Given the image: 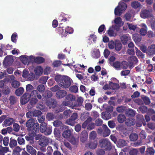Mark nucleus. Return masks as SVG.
Here are the masks:
<instances>
[{"mask_svg":"<svg viewBox=\"0 0 155 155\" xmlns=\"http://www.w3.org/2000/svg\"><path fill=\"white\" fill-rule=\"evenodd\" d=\"M55 79L61 87L65 88L69 87L71 84V79L67 76L57 75L55 76Z\"/></svg>","mask_w":155,"mask_h":155,"instance_id":"1","label":"nucleus"},{"mask_svg":"<svg viewBox=\"0 0 155 155\" xmlns=\"http://www.w3.org/2000/svg\"><path fill=\"white\" fill-rule=\"evenodd\" d=\"M127 7V5L125 3L121 2H119L118 6L115 8V15H120L125 12Z\"/></svg>","mask_w":155,"mask_h":155,"instance_id":"2","label":"nucleus"},{"mask_svg":"<svg viewBox=\"0 0 155 155\" xmlns=\"http://www.w3.org/2000/svg\"><path fill=\"white\" fill-rule=\"evenodd\" d=\"M59 34H61L62 37H66L68 33L71 34L73 32V29L70 27L68 26L65 29L62 28H58Z\"/></svg>","mask_w":155,"mask_h":155,"instance_id":"3","label":"nucleus"},{"mask_svg":"<svg viewBox=\"0 0 155 155\" xmlns=\"http://www.w3.org/2000/svg\"><path fill=\"white\" fill-rule=\"evenodd\" d=\"M118 81L115 78H112L109 81V87L112 90L117 89L119 88Z\"/></svg>","mask_w":155,"mask_h":155,"instance_id":"4","label":"nucleus"},{"mask_svg":"<svg viewBox=\"0 0 155 155\" xmlns=\"http://www.w3.org/2000/svg\"><path fill=\"white\" fill-rule=\"evenodd\" d=\"M119 29V28H116L115 26L113 25L109 28L107 32L109 36L114 37L117 35V33L115 31V30L118 31Z\"/></svg>","mask_w":155,"mask_h":155,"instance_id":"5","label":"nucleus"},{"mask_svg":"<svg viewBox=\"0 0 155 155\" xmlns=\"http://www.w3.org/2000/svg\"><path fill=\"white\" fill-rule=\"evenodd\" d=\"M100 144L101 147H104L107 150H110L111 148V145L108 140L104 139L100 141Z\"/></svg>","mask_w":155,"mask_h":155,"instance_id":"6","label":"nucleus"},{"mask_svg":"<svg viewBox=\"0 0 155 155\" xmlns=\"http://www.w3.org/2000/svg\"><path fill=\"white\" fill-rule=\"evenodd\" d=\"M103 129L99 128L98 129V132L100 134H102L104 137H107L110 134V130L106 125H103Z\"/></svg>","mask_w":155,"mask_h":155,"instance_id":"7","label":"nucleus"},{"mask_svg":"<svg viewBox=\"0 0 155 155\" xmlns=\"http://www.w3.org/2000/svg\"><path fill=\"white\" fill-rule=\"evenodd\" d=\"M13 61V59L12 56H8L6 57L3 62V65L5 67L10 66Z\"/></svg>","mask_w":155,"mask_h":155,"instance_id":"8","label":"nucleus"},{"mask_svg":"<svg viewBox=\"0 0 155 155\" xmlns=\"http://www.w3.org/2000/svg\"><path fill=\"white\" fill-rule=\"evenodd\" d=\"M94 127V124L89 121L88 120L86 121L82 124V127L83 128H87L88 130H92Z\"/></svg>","mask_w":155,"mask_h":155,"instance_id":"9","label":"nucleus"},{"mask_svg":"<svg viewBox=\"0 0 155 155\" xmlns=\"http://www.w3.org/2000/svg\"><path fill=\"white\" fill-rule=\"evenodd\" d=\"M30 95L28 93L25 94L21 97V103L22 104H25L27 103L30 99Z\"/></svg>","mask_w":155,"mask_h":155,"instance_id":"10","label":"nucleus"},{"mask_svg":"<svg viewBox=\"0 0 155 155\" xmlns=\"http://www.w3.org/2000/svg\"><path fill=\"white\" fill-rule=\"evenodd\" d=\"M114 23L116 24L115 27L119 28L122 26L124 22L122 21V18L120 17H117L115 18L114 20Z\"/></svg>","mask_w":155,"mask_h":155,"instance_id":"11","label":"nucleus"},{"mask_svg":"<svg viewBox=\"0 0 155 155\" xmlns=\"http://www.w3.org/2000/svg\"><path fill=\"white\" fill-rule=\"evenodd\" d=\"M128 61L130 64L129 67L130 68L133 67V65L134 64H136L138 62L137 58L134 56L130 57L129 58Z\"/></svg>","mask_w":155,"mask_h":155,"instance_id":"12","label":"nucleus"},{"mask_svg":"<svg viewBox=\"0 0 155 155\" xmlns=\"http://www.w3.org/2000/svg\"><path fill=\"white\" fill-rule=\"evenodd\" d=\"M140 15L141 18H145L151 17L152 15V14L149 11L147 10H143L141 11Z\"/></svg>","mask_w":155,"mask_h":155,"instance_id":"13","label":"nucleus"},{"mask_svg":"<svg viewBox=\"0 0 155 155\" xmlns=\"http://www.w3.org/2000/svg\"><path fill=\"white\" fill-rule=\"evenodd\" d=\"M37 91L35 90L32 91L31 94H29L30 95V98L32 100L30 102L32 103L35 104L37 102V100L35 98L36 94H37Z\"/></svg>","mask_w":155,"mask_h":155,"instance_id":"14","label":"nucleus"},{"mask_svg":"<svg viewBox=\"0 0 155 155\" xmlns=\"http://www.w3.org/2000/svg\"><path fill=\"white\" fill-rule=\"evenodd\" d=\"M120 39L124 44H126L127 41H130L131 39V37L128 35H123Z\"/></svg>","mask_w":155,"mask_h":155,"instance_id":"15","label":"nucleus"},{"mask_svg":"<svg viewBox=\"0 0 155 155\" xmlns=\"http://www.w3.org/2000/svg\"><path fill=\"white\" fill-rule=\"evenodd\" d=\"M43 71V69L40 66L36 67L34 70L35 74L36 76H40L42 74Z\"/></svg>","mask_w":155,"mask_h":155,"instance_id":"16","label":"nucleus"},{"mask_svg":"<svg viewBox=\"0 0 155 155\" xmlns=\"http://www.w3.org/2000/svg\"><path fill=\"white\" fill-rule=\"evenodd\" d=\"M48 140L45 137H42L39 141V144L42 146L47 145L48 143Z\"/></svg>","mask_w":155,"mask_h":155,"instance_id":"17","label":"nucleus"},{"mask_svg":"<svg viewBox=\"0 0 155 155\" xmlns=\"http://www.w3.org/2000/svg\"><path fill=\"white\" fill-rule=\"evenodd\" d=\"M27 151L32 155H35L36 154V151L32 146L28 145L26 146Z\"/></svg>","mask_w":155,"mask_h":155,"instance_id":"18","label":"nucleus"},{"mask_svg":"<svg viewBox=\"0 0 155 155\" xmlns=\"http://www.w3.org/2000/svg\"><path fill=\"white\" fill-rule=\"evenodd\" d=\"M63 137L68 140L71 138L72 136L71 132L70 130H67L64 131L62 134Z\"/></svg>","mask_w":155,"mask_h":155,"instance_id":"19","label":"nucleus"},{"mask_svg":"<svg viewBox=\"0 0 155 155\" xmlns=\"http://www.w3.org/2000/svg\"><path fill=\"white\" fill-rule=\"evenodd\" d=\"M97 140H90L88 144V147L91 149L95 148L97 145Z\"/></svg>","mask_w":155,"mask_h":155,"instance_id":"20","label":"nucleus"},{"mask_svg":"<svg viewBox=\"0 0 155 155\" xmlns=\"http://www.w3.org/2000/svg\"><path fill=\"white\" fill-rule=\"evenodd\" d=\"M147 52L150 55L154 54L155 53V45H152L149 47Z\"/></svg>","mask_w":155,"mask_h":155,"instance_id":"21","label":"nucleus"},{"mask_svg":"<svg viewBox=\"0 0 155 155\" xmlns=\"http://www.w3.org/2000/svg\"><path fill=\"white\" fill-rule=\"evenodd\" d=\"M140 26L142 27L140 31V33L142 36L145 35L147 34V26L144 24H142Z\"/></svg>","mask_w":155,"mask_h":155,"instance_id":"22","label":"nucleus"},{"mask_svg":"<svg viewBox=\"0 0 155 155\" xmlns=\"http://www.w3.org/2000/svg\"><path fill=\"white\" fill-rule=\"evenodd\" d=\"M20 59L22 63L24 64H28V56L26 55H22L20 57Z\"/></svg>","mask_w":155,"mask_h":155,"instance_id":"23","label":"nucleus"},{"mask_svg":"<svg viewBox=\"0 0 155 155\" xmlns=\"http://www.w3.org/2000/svg\"><path fill=\"white\" fill-rule=\"evenodd\" d=\"M36 120L33 119H31L28 120L26 122V125L28 127H31L35 124Z\"/></svg>","mask_w":155,"mask_h":155,"instance_id":"24","label":"nucleus"},{"mask_svg":"<svg viewBox=\"0 0 155 155\" xmlns=\"http://www.w3.org/2000/svg\"><path fill=\"white\" fill-rule=\"evenodd\" d=\"M66 92L64 91H60L57 92L56 96L58 98H61L64 97L66 94Z\"/></svg>","mask_w":155,"mask_h":155,"instance_id":"25","label":"nucleus"},{"mask_svg":"<svg viewBox=\"0 0 155 155\" xmlns=\"http://www.w3.org/2000/svg\"><path fill=\"white\" fill-rule=\"evenodd\" d=\"M14 121V120L12 118H7L4 122L5 127H7L12 124Z\"/></svg>","mask_w":155,"mask_h":155,"instance_id":"26","label":"nucleus"},{"mask_svg":"<svg viewBox=\"0 0 155 155\" xmlns=\"http://www.w3.org/2000/svg\"><path fill=\"white\" fill-rule=\"evenodd\" d=\"M101 116L103 119L106 120H108L111 117V115L108 112L102 113L101 114Z\"/></svg>","mask_w":155,"mask_h":155,"instance_id":"27","label":"nucleus"},{"mask_svg":"<svg viewBox=\"0 0 155 155\" xmlns=\"http://www.w3.org/2000/svg\"><path fill=\"white\" fill-rule=\"evenodd\" d=\"M8 151V148L2 147L0 146V155H4L5 153Z\"/></svg>","mask_w":155,"mask_h":155,"instance_id":"28","label":"nucleus"},{"mask_svg":"<svg viewBox=\"0 0 155 155\" xmlns=\"http://www.w3.org/2000/svg\"><path fill=\"white\" fill-rule=\"evenodd\" d=\"M122 48V44L119 41H115V48L117 51H120Z\"/></svg>","mask_w":155,"mask_h":155,"instance_id":"29","label":"nucleus"},{"mask_svg":"<svg viewBox=\"0 0 155 155\" xmlns=\"http://www.w3.org/2000/svg\"><path fill=\"white\" fill-rule=\"evenodd\" d=\"M114 67L117 70H120L121 69V63L118 61H116L113 64Z\"/></svg>","mask_w":155,"mask_h":155,"instance_id":"30","label":"nucleus"},{"mask_svg":"<svg viewBox=\"0 0 155 155\" xmlns=\"http://www.w3.org/2000/svg\"><path fill=\"white\" fill-rule=\"evenodd\" d=\"M21 149L19 147H15L13 150L12 155H20Z\"/></svg>","mask_w":155,"mask_h":155,"instance_id":"31","label":"nucleus"},{"mask_svg":"<svg viewBox=\"0 0 155 155\" xmlns=\"http://www.w3.org/2000/svg\"><path fill=\"white\" fill-rule=\"evenodd\" d=\"M139 35L137 34H135L133 35V38L136 43L139 42L141 40L140 37L138 36Z\"/></svg>","mask_w":155,"mask_h":155,"instance_id":"32","label":"nucleus"},{"mask_svg":"<svg viewBox=\"0 0 155 155\" xmlns=\"http://www.w3.org/2000/svg\"><path fill=\"white\" fill-rule=\"evenodd\" d=\"M146 152L148 155H154L155 150L152 147H149L147 148Z\"/></svg>","mask_w":155,"mask_h":155,"instance_id":"33","label":"nucleus"},{"mask_svg":"<svg viewBox=\"0 0 155 155\" xmlns=\"http://www.w3.org/2000/svg\"><path fill=\"white\" fill-rule=\"evenodd\" d=\"M92 56L93 58H97L100 56V52L98 50L94 51L92 53Z\"/></svg>","mask_w":155,"mask_h":155,"instance_id":"34","label":"nucleus"},{"mask_svg":"<svg viewBox=\"0 0 155 155\" xmlns=\"http://www.w3.org/2000/svg\"><path fill=\"white\" fill-rule=\"evenodd\" d=\"M23 92V88L22 87H21L16 90L15 93L17 95L19 96L21 95Z\"/></svg>","mask_w":155,"mask_h":155,"instance_id":"35","label":"nucleus"},{"mask_svg":"<svg viewBox=\"0 0 155 155\" xmlns=\"http://www.w3.org/2000/svg\"><path fill=\"white\" fill-rule=\"evenodd\" d=\"M96 134L94 131H92L90 134V140H97L96 138Z\"/></svg>","mask_w":155,"mask_h":155,"instance_id":"36","label":"nucleus"},{"mask_svg":"<svg viewBox=\"0 0 155 155\" xmlns=\"http://www.w3.org/2000/svg\"><path fill=\"white\" fill-rule=\"evenodd\" d=\"M125 119V117L124 115L120 114L118 116V120L119 123H122L124 121Z\"/></svg>","mask_w":155,"mask_h":155,"instance_id":"37","label":"nucleus"},{"mask_svg":"<svg viewBox=\"0 0 155 155\" xmlns=\"http://www.w3.org/2000/svg\"><path fill=\"white\" fill-rule=\"evenodd\" d=\"M47 124L45 123H42L40 126V130L42 133H44L46 129Z\"/></svg>","mask_w":155,"mask_h":155,"instance_id":"38","label":"nucleus"},{"mask_svg":"<svg viewBox=\"0 0 155 155\" xmlns=\"http://www.w3.org/2000/svg\"><path fill=\"white\" fill-rule=\"evenodd\" d=\"M71 114V112L70 110H67L64 112L63 116L60 117V118L64 117V118H67L70 116Z\"/></svg>","mask_w":155,"mask_h":155,"instance_id":"39","label":"nucleus"},{"mask_svg":"<svg viewBox=\"0 0 155 155\" xmlns=\"http://www.w3.org/2000/svg\"><path fill=\"white\" fill-rule=\"evenodd\" d=\"M34 128L32 130L33 134H34L33 135L35 134H36L38 131V128L39 127V125L38 123L35 124L34 125Z\"/></svg>","mask_w":155,"mask_h":155,"instance_id":"40","label":"nucleus"},{"mask_svg":"<svg viewBox=\"0 0 155 155\" xmlns=\"http://www.w3.org/2000/svg\"><path fill=\"white\" fill-rule=\"evenodd\" d=\"M12 86L14 88H16L20 85V83L18 81L14 80L12 83Z\"/></svg>","mask_w":155,"mask_h":155,"instance_id":"41","label":"nucleus"},{"mask_svg":"<svg viewBox=\"0 0 155 155\" xmlns=\"http://www.w3.org/2000/svg\"><path fill=\"white\" fill-rule=\"evenodd\" d=\"M131 6L133 8H136L139 7L140 6V5L138 2L134 1L132 2Z\"/></svg>","mask_w":155,"mask_h":155,"instance_id":"42","label":"nucleus"},{"mask_svg":"<svg viewBox=\"0 0 155 155\" xmlns=\"http://www.w3.org/2000/svg\"><path fill=\"white\" fill-rule=\"evenodd\" d=\"M130 138L131 140L134 141L137 139L138 136L136 134L132 133L130 135Z\"/></svg>","mask_w":155,"mask_h":155,"instance_id":"43","label":"nucleus"},{"mask_svg":"<svg viewBox=\"0 0 155 155\" xmlns=\"http://www.w3.org/2000/svg\"><path fill=\"white\" fill-rule=\"evenodd\" d=\"M121 69H125L129 67V65L128 63L126 61H123L121 63Z\"/></svg>","mask_w":155,"mask_h":155,"instance_id":"44","label":"nucleus"},{"mask_svg":"<svg viewBox=\"0 0 155 155\" xmlns=\"http://www.w3.org/2000/svg\"><path fill=\"white\" fill-rule=\"evenodd\" d=\"M2 93L4 94H8L10 92L9 88L8 86H5L2 89Z\"/></svg>","mask_w":155,"mask_h":155,"instance_id":"45","label":"nucleus"},{"mask_svg":"<svg viewBox=\"0 0 155 155\" xmlns=\"http://www.w3.org/2000/svg\"><path fill=\"white\" fill-rule=\"evenodd\" d=\"M126 142L123 140H120L118 141V144L120 147H123L126 145Z\"/></svg>","mask_w":155,"mask_h":155,"instance_id":"46","label":"nucleus"},{"mask_svg":"<svg viewBox=\"0 0 155 155\" xmlns=\"http://www.w3.org/2000/svg\"><path fill=\"white\" fill-rule=\"evenodd\" d=\"M126 123L127 125L131 126L134 125L135 123V121L132 119L127 120L126 121Z\"/></svg>","mask_w":155,"mask_h":155,"instance_id":"47","label":"nucleus"},{"mask_svg":"<svg viewBox=\"0 0 155 155\" xmlns=\"http://www.w3.org/2000/svg\"><path fill=\"white\" fill-rule=\"evenodd\" d=\"M17 144V141L15 140H11L9 146L10 147L13 148Z\"/></svg>","mask_w":155,"mask_h":155,"instance_id":"48","label":"nucleus"},{"mask_svg":"<svg viewBox=\"0 0 155 155\" xmlns=\"http://www.w3.org/2000/svg\"><path fill=\"white\" fill-rule=\"evenodd\" d=\"M108 46L110 49H113L115 48V42L112 40L110 41L108 43Z\"/></svg>","mask_w":155,"mask_h":155,"instance_id":"49","label":"nucleus"},{"mask_svg":"<svg viewBox=\"0 0 155 155\" xmlns=\"http://www.w3.org/2000/svg\"><path fill=\"white\" fill-rule=\"evenodd\" d=\"M83 134H84V137H81V141L82 142H84L87 139V134L85 131H83V132H82V135Z\"/></svg>","mask_w":155,"mask_h":155,"instance_id":"50","label":"nucleus"},{"mask_svg":"<svg viewBox=\"0 0 155 155\" xmlns=\"http://www.w3.org/2000/svg\"><path fill=\"white\" fill-rule=\"evenodd\" d=\"M80 67L83 68V69H85L87 68L86 66H85L83 64L81 65L80 64H77L73 66V68H75V72H78V70L76 69V68Z\"/></svg>","mask_w":155,"mask_h":155,"instance_id":"51","label":"nucleus"},{"mask_svg":"<svg viewBox=\"0 0 155 155\" xmlns=\"http://www.w3.org/2000/svg\"><path fill=\"white\" fill-rule=\"evenodd\" d=\"M135 49L136 50V54L137 56L141 58H143L144 57V56L142 54L141 52L136 47H135Z\"/></svg>","mask_w":155,"mask_h":155,"instance_id":"52","label":"nucleus"},{"mask_svg":"<svg viewBox=\"0 0 155 155\" xmlns=\"http://www.w3.org/2000/svg\"><path fill=\"white\" fill-rule=\"evenodd\" d=\"M52 132V129L51 127H47L44 133L45 135H48L50 134Z\"/></svg>","mask_w":155,"mask_h":155,"instance_id":"53","label":"nucleus"},{"mask_svg":"<svg viewBox=\"0 0 155 155\" xmlns=\"http://www.w3.org/2000/svg\"><path fill=\"white\" fill-rule=\"evenodd\" d=\"M84 101L83 98L81 97H78L77 99V102L78 106H81L82 105V103Z\"/></svg>","mask_w":155,"mask_h":155,"instance_id":"54","label":"nucleus"},{"mask_svg":"<svg viewBox=\"0 0 155 155\" xmlns=\"http://www.w3.org/2000/svg\"><path fill=\"white\" fill-rule=\"evenodd\" d=\"M127 114L128 116H133L135 115V113L134 111L132 109H129L127 111Z\"/></svg>","mask_w":155,"mask_h":155,"instance_id":"55","label":"nucleus"},{"mask_svg":"<svg viewBox=\"0 0 155 155\" xmlns=\"http://www.w3.org/2000/svg\"><path fill=\"white\" fill-rule=\"evenodd\" d=\"M17 38V35L16 33H13L11 36V40L13 42H16Z\"/></svg>","mask_w":155,"mask_h":155,"instance_id":"56","label":"nucleus"},{"mask_svg":"<svg viewBox=\"0 0 155 155\" xmlns=\"http://www.w3.org/2000/svg\"><path fill=\"white\" fill-rule=\"evenodd\" d=\"M9 47H11V46L9 45H8L6 47H5L4 45L0 44V50L3 51L5 49L9 50Z\"/></svg>","mask_w":155,"mask_h":155,"instance_id":"57","label":"nucleus"},{"mask_svg":"<svg viewBox=\"0 0 155 155\" xmlns=\"http://www.w3.org/2000/svg\"><path fill=\"white\" fill-rule=\"evenodd\" d=\"M47 80V78L46 77H41L39 80V82L41 84H45Z\"/></svg>","mask_w":155,"mask_h":155,"instance_id":"58","label":"nucleus"},{"mask_svg":"<svg viewBox=\"0 0 155 155\" xmlns=\"http://www.w3.org/2000/svg\"><path fill=\"white\" fill-rule=\"evenodd\" d=\"M44 61V59L43 58L40 57H36L35 62L38 63H41Z\"/></svg>","mask_w":155,"mask_h":155,"instance_id":"59","label":"nucleus"},{"mask_svg":"<svg viewBox=\"0 0 155 155\" xmlns=\"http://www.w3.org/2000/svg\"><path fill=\"white\" fill-rule=\"evenodd\" d=\"M124 18L127 21H130L132 18V15L130 13H127L125 14Z\"/></svg>","mask_w":155,"mask_h":155,"instance_id":"60","label":"nucleus"},{"mask_svg":"<svg viewBox=\"0 0 155 155\" xmlns=\"http://www.w3.org/2000/svg\"><path fill=\"white\" fill-rule=\"evenodd\" d=\"M66 123L68 125L73 126L75 124V121L70 118L68 120H67Z\"/></svg>","mask_w":155,"mask_h":155,"instance_id":"61","label":"nucleus"},{"mask_svg":"<svg viewBox=\"0 0 155 155\" xmlns=\"http://www.w3.org/2000/svg\"><path fill=\"white\" fill-rule=\"evenodd\" d=\"M68 140L73 144H76L78 142V140L75 139V138L72 136Z\"/></svg>","mask_w":155,"mask_h":155,"instance_id":"62","label":"nucleus"},{"mask_svg":"<svg viewBox=\"0 0 155 155\" xmlns=\"http://www.w3.org/2000/svg\"><path fill=\"white\" fill-rule=\"evenodd\" d=\"M70 90L72 92H76L78 91V88L77 86H73L70 87Z\"/></svg>","mask_w":155,"mask_h":155,"instance_id":"63","label":"nucleus"},{"mask_svg":"<svg viewBox=\"0 0 155 155\" xmlns=\"http://www.w3.org/2000/svg\"><path fill=\"white\" fill-rule=\"evenodd\" d=\"M37 89L39 91L41 92L44 91L45 88L43 85L41 84L38 86Z\"/></svg>","mask_w":155,"mask_h":155,"instance_id":"64","label":"nucleus"}]
</instances>
